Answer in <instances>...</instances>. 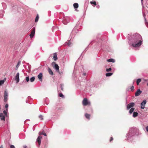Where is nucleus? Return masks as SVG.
<instances>
[{"label":"nucleus","mask_w":148,"mask_h":148,"mask_svg":"<svg viewBox=\"0 0 148 148\" xmlns=\"http://www.w3.org/2000/svg\"><path fill=\"white\" fill-rule=\"evenodd\" d=\"M128 37L129 44H131L133 47H138L142 44L143 39L141 36L139 34H135L132 36L129 34Z\"/></svg>","instance_id":"1"},{"label":"nucleus","mask_w":148,"mask_h":148,"mask_svg":"<svg viewBox=\"0 0 148 148\" xmlns=\"http://www.w3.org/2000/svg\"><path fill=\"white\" fill-rule=\"evenodd\" d=\"M139 130L136 127H133L130 129L128 133L126 134V137L127 140L131 141L133 136L138 134Z\"/></svg>","instance_id":"2"},{"label":"nucleus","mask_w":148,"mask_h":148,"mask_svg":"<svg viewBox=\"0 0 148 148\" xmlns=\"http://www.w3.org/2000/svg\"><path fill=\"white\" fill-rule=\"evenodd\" d=\"M51 64L53 68L56 70V71L57 72H59V66L58 65L56 64L55 62H53Z\"/></svg>","instance_id":"3"},{"label":"nucleus","mask_w":148,"mask_h":148,"mask_svg":"<svg viewBox=\"0 0 148 148\" xmlns=\"http://www.w3.org/2000/svg\"><path fill=\"white\" fill-rule=\"evenodd\" d=\"M69 17H66L64 18L63 19L62 21V22L64 24L66 25L69 23Z\"/></svg>","instance_id":"4"},{"label":"nucleus","mask_w":148,"mask_h":148,"mask_svg":"<svg viewBox=\"0 0 148 148\" xmlns=\"http://www.w3.org/2000/svg\"><path fill=\"white\" fill-rule=\"evenodd\" d=\"M8 92L6 90H5L4 96V101L5 102H6L8 101Z\"/></svg>","instance_id":"5"},{"label":"nucleus","mask_w":148,"mask_h":148,"mask_svg":"<svg viewBox=\"0 0 148 148\" xmlns=\"http://www.w3.org/2000/svg\"><path fill=\"white\" fill-rule=\"evenodd\" d=\"M82 104L84 106H86L88 105H90V102L88 101L87 98H85L82 101Z\"/></svg>","instance_id":"6"},{"label":"nucleus","mask_w":148,"mask_h":148,"mask_svg":"<svg viewBox=\"0 0 148 148\" xmlns=\"http://www.w3.org/2000/svg\"><path fill=\"white\" fill-rule=\"evenodd\" d=\"M147 101L145 100H144L141 103L140 108L142 109H144L145 108Z\"/></svg>","instance_id":"7"},{"label":"nucleus","mask_w":148,"mask_h":148,"mask_svg":"<svg viewBox=\"0 0 148 148\" xmlns=\"http://www.w3.org/2000/svg\"><path fill=\"white\" fill-rule=\"evenodd\" d=\"M15 80L16 81V83L19 82V73L18 72L15 75Z\"/></svg>","instance_id":"8"},{"label":"nucleus","mask_w":148,"mask_h":148,"mask_svg":"<svg viewBox=\"0 0 148 148\" xmlns=\"http://www.w3.org/2000/svg\"><path fill=\"white\" fill-rule=\"evenodd\" d=\"M135 104L134 103L131 102L128 104L127 106V109L128 110L131 107H133L134 106Z\"/></svg>","instance_id":"9"},{"label":"nucleus","mask_w":148,"mask_h":148,"mask_svg":"<svg viewBox=\"0 0 148 148\" xmlns=\"http://www.w3.org/2000/svg\"><path fill=\"white\" fill-rule=\"evenodd\" d=\"M41 138H42V137L40 136H39L37 138V139H36V142H38V146H40L41 142Z\"/></svg>","instance_id":"10"},{"label":"nucleus","mask_w":148,"mask_h":148,"mask_svg":"<svg viewBox=\"0 0 148 148\" xmlns=\"http://www.w3.org/2000/svg\"><path fill=\"white\" fill-rule=\"evenodd\" d=\"M38 77L39 80L42 81V74L41 73H40L38 76Z\"/></svg>","instance_id":"11"},{"label":"nucleus","mask_w":148,"mask_h":148,"mask_svg":"<svg viewBox=\"0 0 148 148\" xmlns=\"http://www.w3.org/2000/svg\"><path fill=\"white\" fill-rule=\"evenodd\" d=\"M142 92V91L140 89H138L135 93V96H139Z\"/></svg>","instance_id":"12"},{"label":"nucleus","mask_w":148,"mask_h":148,"mask_svg":"<svg viewBox=\"0 0 148 148\" xmlns=\"http://www.w3.org/2000/svg\"><path fill=\"white\" fill-rule=\"evenodd\" d=\"M0 118L1 120H3L4 121L5 120V117L4 116L2 113H0Z\"/></svg>","instance_id":"13"},{"label":"nucleus","mask_w":148,"mask_h":148,"mask_svg":"<svg viewBox=\"0 0 148 148\" xmlns=\"http://www.w3.org/2000/svg\"><path fill=\"white\" fill-rule=\"evenodd\" d=\"M35 28H34V29H33V30L31 32V34L30 35V38H33V37L34 36L35 34Z\"/></svg>","instance_id":"14"},{"label":"nucleus","mask_w":148,"mask_h":148,"mask_svg":"<svg viewBox=\"0 0 148 148\" xmlns=\"http://www.w3.org/2000/svg\"><path fill=\"white\" fill-rule=\"evenodd\" d=\"M72 42V41L70 39V40H68L66 42L65 44L67 45L68 46H69L71 44Z\"/></svg>","instance_id":"15"},{"label":"nucleus","mask_w":148,"mask_h":148,"mask_svg":"<svg viewBox=\"0 0 148 148\" xmlns=\"http://www.w3.org/2000/svg\"><path fill=\"white\" fill-rule=\"evenodd\" d=\"M48 71L49 74L51 75H53V73L52 71L49 68H48Z\"/></svg>","instance_id":"16"},{"label":"nucleus","mask_w":148,"mask_h":148,"mask_svg":"<svg viewBox=\"0 0 148 148\" xmlns=\"http://www.w3.org/2000/svg\"><path fill=\"white\" fill-rule=\"evenodd\" d=\"M53 59L55 61H56L58 59L56 53H53Z\"/></svg>","instance_id":"17"},{"label":"nucleus","mask_w":148,"mask_h":148,"mask_svg":"<svg viewBox=\"0 0 148 148\" xmlns=\"http://www.w3.org/2000/svg\"><path fill=\"white\" fill-rule=\"evenodd\" d=\"M107 61L109 62H114L115 61V60L113 59L110 58V59L107 60Z\"/></svg>","instance_id":"18"},{"label":"nucleus","mask_w":148,"mask_h":148,"mask_svg":"<svg viewBox=\"0 0 148 148\" xmlns=\"http://www.w3.org/2000/svg\"><path fill=\"white\" fill-rule=\"evenodd\" d=\"M8 108H7L6 109V110H4L3 111V112L4 114L5 115V116H8V114H7V112L8 111Z\"/></svg>","instance_id":"19"},{"label":"nucleus","mask_w":148,"mask_h":148,"mask_svg":"<svg viewBox=\"0 0 148 148\" xmlns=\"http://www.w3.org/2000/svg\"><path fill=\"white\" fill-rule=\"evenodd\" d=\"M138 113L136 112H134L133 113V116L134 117H136L138 115Z\"/></svg>","instance_id":"20"},{"label":"nucleus","mask_w":148,"mask_h":148,"mask_svg":"<svg viewBox=\"0 0 148 148\" xmlns=\"http://www.w3.org/2000/svg\"><path fill=\"white\" fill-rule=\"evenodd\" d=\"M78 4L77 3H75L73 4V6L75 8H77L78 7Z\"/></svg>","instance_id":"21"},{"label":"nucleus","mask_w":148,"mask_h":148,"mask_svg":"<svg viewBox=\"0 0 148 148\" xmlns=\"http://www.w3.org/2000/svg\"><path fill=\"white\" fill-rule=\"evenodd\" d=\"M85 116L86 117L87 119H90V115L89 114L86 113L85 114Z\"/></svg>","instance_id":"22"},{"label":"nucleus","mask_w":148,"mask_h":148,"mask_svg":"<svg viewBox=\"0 0 148 148\" xmlns=\"http://www.w3.org/2000/svg\"><path fill=\"white\" fill-rule=\"evenodd\" d=\"M39 134L40 135H43L44 136H47L46 134V133L44 132L43 131L41 132H39Z\"/></svg>","instance_id":"23"},{"label":"nucleus","mask_w":148,"mask_h":148,"mask_svg":"<svg viewBox=\"0 0 148 148\" xmlns=\"http://www.w3.org/2000/svg\"><path fill=\"white\" fill-rule=\"evenodd\" d=\"M20 64H21V61H18V62L16 66V70H17L18 69L19 65Z\"/></svg>","instance_id":"24"},{"label":"nucleus","mask_w":148,"mask_h":148,"mask_svg":"<svg viewBox=\"0 0 148 148\" xmlns=\"http://www.w3.org/2000/svg\"><path fill=\"white\" fill-rule=\"evenodd\" d=\"M134 108H131L129 111V113L130 114H132L134 111Z\"/></svg>","instance_id":"25"},{"label":"nucleus","mask_w":148,"mask_h":148,"mask_svg":"<svg viewBox=\"0 0 148 148\" xmlns=\"http://www.w3.org/2000/svg\"><path fill=\"white\" fill-rule=\"evenodd\" d=\"M113 73H108L106 74V75L107 77L110 76L112 75Z\"/></svg>","instance_id":"26"},{"label":"nucleus","mask_w":148,"mask_h":148,"mask_svg":"<svg viewBox=\"0 0 148 148\" xmlns=\"http://www.w3.org/2000/svg\"><path fill=\"white\" fill-rule=\"evenodd\" d=\"M3 11H1L0 12V18H2L3 16Z\"/></svg>","instance_id":"27"},{"label":"nucleus","mask_w":148,"mask_h":148,"mask_svg":"<svg viewBox=\"0 0 148 148\" xmlns=\"http://www.w3.org/2000/svg\"><path fill=\"white\" fill-rule=\"evenodd\" d=\"M141 81V79H137L136 81V83L137 85H138L139 83Z\"/></svg>","instance_id":"28"},{"label":"nucleus","mask_w":148,"mask_h":148,"mask_svg":"<svg viewBox=\"0 0 148 148\" xmlns=\"http://www.w3.org/2000/svg\"><path fill=\"white\" fill-rule=\"evenodd\" d=\"M38 19H39V16H38V15L37 14V16L36 17V18H35V22H38Z\"/></svg>","instance_id":"29"},{"label":"nucleus","mask_w":148,"mask_h":148,"mask_svg":"<svg viewBox=\"0 0 148 148\" xmlns=\"http://www.w3.org/2000/svg\"><path fill=\"white\" fill-rule=\"evenodd\" d=\"M30 81L31 82H34L35 80V77H32L31 78H30Z\"/></svg>","instance_id":"30"},{"label":"nucleus","mask_w":148,"mask_h":148,"mask_svg":"<svg viewBox=\"0 0 148 148\" xmlns=\"http://www.w3.org/2000/svg\"><path fill=\"white\" fill-rule=\"evenodd\" d=\"M5 81V80H4V79L3 80H0V86H1L3 84Z\"/></svg>","instance_id":"31"},{"label":"nucleus","mask_w":148,"mask_h":148,"mask_svg":"<svg viewBox=\"0 0 148 148\" xmlns=\"http://www.w3.org/2000/svg\"><path fill=\"white\" fill-rule=\"evenodd\" d=\"M90 3L91 4H93L95 5H96V2L95 1H92L90 2Z\"/></svg>","instance_id":"32"},{"label":"nucleus","mask_w":148,"mask_h":148,"mask_svg":"<svg viewBox=\"0 0 148 148\" xmlns=\"http://www.w3.org/2000/svg\"><path fill=\"white\" fill-rule=\"evenodd\" d=\"M59 96L60 97H61L62 98H64V95H63V94L62 93H60L59 94Z\"/></svg>","instance_id":"33"},{"label":"nucleus","mask_w":148,"mask_h":148,"mask_svg":"<svg viewBox=\"0 0 148 148\" xmlns=\"http://www.w3.org/2000/svg\"><path fill=\"white\" fill-rule=\"evenodd\" d=\"M63 87H64V84H60V88L62 90H63Z\"/></svg>","instance_id":"34"},{"label":"nucleus","mask_w":148,"mask_h":148,"mask_svg":"<svg viewBox=\"0 0 148 148\" xmlns=\"http://www.w3.org/2000/svg\"><path fill=\"white\" fill-rule=\"evenodd\" d=\"M39 117L41 120H42L43 119V116L41 115H39Z\"/></svg>","instance_id":"35"},{"label":"nucleus","mask_w":148,"mask_h":148,"mask_svg":"<svg viewBox=\"0 0 148 148\" xmlns=\"http://www.w3.org/2000/svg\"><path fill=\"white\" fill-rule=\"evenodd\" d=\"M29 80V76L26 77V80L27 82H28Z\"/></svg>","instance_id":"36"},{"label":"nucleus","mask_w":148,"mask_h":148,"mask_svg":"<svg viewBox=\"0 0 148 148\" xmlns=\"http://www.w3.org/2000/svg\"><path fill=\"white\" fill-rule=\"evenodd\" d=\"M145 24L146 25V26L148 27V23L147 22V21L146 20V19H145Z\"/></svg>","instance_id":"37"},{"label":"nucleus","mask_w":148,"mask_h":148,"mask_svg":"<svg viewBox=\"0 0 148 148\" xmlns=\"http://www.w3.org/2000/svg\"><path fill=\"white\" fill-rule=\"evenodd\" d=\"M112 70V69L111 68H109L108 69H106V71L107 72H109L111 71Z\"/></svg>","instance_id":"38"},{"label":"nucleus","mask_w":148,"mask_h":148,"mask_svg":"<svg viewBox=\"0 0 148 148\" xmlns=\"http://www.w3.org/2000/svg\"><path fill=\"white\" fill-rule=\"evenodd\" d=\"M10 148H15V147L14 145H10Z\"/></svg>","instance_id":"39"},{"label":"nucleus","mask_w":148,"mask_h":148,"mask_svg":"<svg viewBox=\"0 0 148 148\" xmlns=\"http://www.w3.org/2000/svg\"><path fill=\"white\" fill-rule=\"evenodd\" d=\"M134 87L133 86H132L130 88V89L132 91H133L134 90Z\"/></svg>","instance_id":"40"},{"label":"nucleus","mask_w":148,"mask_h":148,"mask_svg":"<svg viewBox=\"0 0 148 148\" xmlns=\"http://www.w3.org/2000/svg\"><path fill=\"white\" fill-rule=\"evenodd\" d=\"M8 104H5V107L6 108V109L8 108Z\"/></svg>","instance_id":"41"},{"label":"nucleus","mask_w":148,"mask_h":148,"mask_svg":"<svg viewBox=\"0 0 148 148\" xmlns=\"http://www.w3.org/2000/svg\"><path fill=\"white\" fill-rule=\"evenodd\" d=\"M113 138L112 137H111L110 138V142H111V141H112V140H113Z\"/></svg>","instance_id":"42"},{"label":"nucleus","mask_w":148,"mask_h":148,"mask_svg":"<svg viewBox=\"0 0 148 148\" xmlns=\"http://www.w3.org/2000/svg\"><path fill=\"white\" fill-rule=\"evenodd\" d=\"M146 129L147 131L148 132V126H147L146 127Z\"/></svg>","instance_id":"43"},{"label":"nucleus","mask_w":148,"mask_h":148,"mask_svg":"<svg viewBox=\"0 0 148 148\" xmlns=\"http://www.w3.org/2000/svg\"><path fill=\"white\" fill-rule=\"evenodd\" d=\"M143 16L144 17V18H145V14H143Z\"/></svg>","instance_id":"44"},{"label":"nucleus","mask_w":148,"mask_h":148,"mask_svg":"<svg viewBox=\"0 0 148 148\" xmlns=\"http://www.w3.org/2000/svg\"><path fill=\"white\" fill-rule=\"evenodd\" d=\"M59 73V74L60 75H62L63 74V73L62 71L60 72H58Z\"/></svg>","instance_id":"45"},{"label":"nucleus","mask_w":148,"mask_h":148,"mask_svg":"<svg viewBox=\"0 0 148 148\" xmlns=\"http://www.w3.org/2000/svg\"><path fill=\"white\" fill-rule=\"evenodd\" d=\"M23 147L24 148H26L27 147V146L26 145H24L23 146Z\"/></svg>","instance_id":"46"},{"label":"nucleus","mask_w":148,"mask_h":148,"mask_svg":"<svg viewBox=\"0 0 148 148\" xmlns=\"http://www.w3.org/2000/svg\"><path fill=\"white\" fill-rule=\"evenodd\" d=\"M96 7L97 8H99V5H97L96 6Z\"/></svg>","instance_id":"47"},{"label":"nucleus","mask_w":148,"mask_h":148,"mask_svg":"<svg viewBox=\"0 0 148 148\" xmlns=\"http://www.w3.org/2000/svg\"><path fill=\"white\" fill-rule=\"evenodd\" d=\"M83 75L84 76H85L86 75V73H83Z\"/></svg>","instance_id":"48"},{"label":"nucleus","mask_w":148,"mask_h":148,"mask_svg":"<svg viewBox=\"0 0 148 148\" xmlns=\"http://www.w3.org/2000/svg\"><path fill=\"white\" fill-rule=\"evenodd\" d=\"M0 148H3V147L2 145H1L0 147Z\"/></svg>","instance_id":"49"},{"label":"nucleus","mask_w":148,"mask_h":148,"mask_svg":"<svg viewBox=\"0 0 148 148\" xmlns=\"http://www.w3.org/2000/svg\"><path fill=\"white\" fill-rule=\"evenodd\" d=\"M26 102L27 103H28V101H26Z\"/></svg>","instance_id":"50"},{"label":"nucleus","mask_w":148,"mask_h":148,"mask_svg":"<svg viewBox=\"0 0 148 148\" xmlns=\"http://www.w3.org/2000/svg\"><path fill=\"white\" fill-rule=\"evenodd\" d=\"M143 0H141V2H142V3H143Z\"/></svg>","instance_id":"51"},{"label":"nucleus","mask_w":148,"mask_h":148,"mask_svg":"<svg viewBox=\"0 0 148 148\" xmlns=\"http://www.w3.org/2000/svg\"><path fill=\"white\" fill-rule=\"evenodd\" d=\"M30 97L29 96V97H28V98H29Z\"/></svg>","instance_id":"52"},{"label":"nucleus","mask_w":148,"mask_h":148,"mask_svg":"<svg viewBox=\"0 0 148 148\" xmlns=\"http://www.w3.org/2000/svg\"><path fill=\"white\" fill-rule=\"evenodd\" d=\"M145 81H147V80H145Z\"/></svg>","instance_id":"53"},{"label":"nucleus","mask_w":148,"mask_h":148,"mask_svg":"<svg viewBox=\"0 0 148 148\" xmlns=\"http://www.w3.org/2000/svg\"><path fill=\"white\" fill-rule=\"evenodd\" d=\"M147 85L148 86V83L147 84Z\"/></svg>","instance_id":"54"},{"label":"nucleus","mask_w":148,"mask_h":148,"mask_svg":"<svg viewBox=\"0 0 148 148\" xmlns=\"http://www.w3.org/2000/svg\"><path fill=\"white\" fill-rule=\"evenodd\" d=\"M147 111H148V110H147Z\"/></svg>","instance_id":"55"}]
</instances>
